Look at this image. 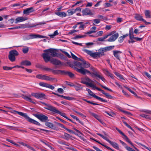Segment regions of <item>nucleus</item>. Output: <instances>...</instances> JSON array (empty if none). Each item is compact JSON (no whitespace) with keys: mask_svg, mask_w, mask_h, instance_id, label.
Wrapping results in <instances>:
<instances>
[{"mask_svg":"<svg viewBox=\"0 0 151 151\" xmlns=\"http://www.w3.org/2000/svg\"><path fill=\"white\" fill-rule=\"evenodd\" d=\"M82 63H81L78 61L74 62V64L75 66L74 68L77 72L83 75H85L86 73H88L91 75L93 78L96 77L101 79L103 81L105 82V79L103 76H102L100 73L98 72L91 73L89 70L85 69L88 68L90 67V64L88 62H86L83 59L81 58L80 60Z\"/></svg>","mask_w":151,"mask_h":151,"instance_id":"f257e3e1","label":"nucleus"},{"mask_svg":"<svg viewBox=\"0 0 151 151\" xmlns=\"http://www.w3.org/2000/svg\"><path fill=\"white\" fill-rule=\"evenodd\" d=\"M44 52L42 54V57L45 62L47 63L50 60V55L52 57H55L57 55L56 51L55 49H49L44 51Z\"/></svg>","mask_w":151,"mask_h":151,"instance_id":"f03ea898","label":"nucleus"},{"mask_svg":"<svg viewBox=\"0 0 151 151\" xmlns=\"http://www.w3.org/2000/svg\"><path fill=\"white\" fill-rule=\"evenodd\" d=\"M15 111L19 115H20L25 118L26 120L29 122L36 125L39 126H40L41 125V124L40 123L30 118L26 113L21 112H19L17 111Z\"/></svg>","mask_w":151,"mask_h":151,"instance_id":"7ed1b4c3","label":"nucleus"},{"mask_svg":"<svg viewBox=\"0 0 151 151\" xmlns=\"http://www.w3.org/2000/svg\"><path fill=\"white\" fill-rule=\"evenodd\" d=\"M18 55L19 53L16 50H11L9 52V59L11 62H13L15 60V56Z\"/></svg>","mask_w":151,"mask_h":151,"instance_id":"20e7f679","label":"nucleus"},{"mask_svg":"<svg viewBox=\"0 0 151 151\" xmlns=\"http://www.w3.org/2000/svg\"><path fill=\"white\" fill-rule=\"evenodd\" d=\"M97 134L98 135L100 136L103 139L105 140L106 141H107L108 142H109L114 148L117 149L119 150V147L118 145L115 142H113L109 139H108L106 137L104 136L103 135L101 134L100 133H97Z\"/></svg>","mask_w":151,"mask_h":151,"instance_id":"39448f33","label":"nucleus"},{"mask_svg":"<svg viewBox=\"0 0 151 151\" xmlns=\"http://www.w3.org/2000/svg\"><path fill=\"white\" fill-rule=\"evenodd\" d=\"M36 77L39 79L45 80L46 81H57V79L55 78H51L49 76L42 74L37 75L36 76Z\"/></svg>","mask_w":151,"mask_h":151,"instance_id":"423d86ee","label":"nucleus"},{"mask_svg":"<svg viewBox=\"0 0 151 151\" xmlns=\"http://www.w3.org/2000/svg\"><path fill=\"white\" fill-rule=\"evenodd\" d=\"M86 91H88L89 94L90 96L94 97L96 99L99 100L100 101L104 102H107V101L101 97H100L93 93L89 89L86 88Z\"/></svg>","mask_w":151,"mask_h":151,"instance_id":"0eeeda50","label":"nucleus"},{"mask_svg":"<svg viewBox=\"0 0 151 151\" xmlns=\"http://www.w3.org/2000/svg\"><path fill=\"white\" fill-rule=\"evenodd\" d=\"M93 81L90 79L88 77H86L84 79L82 80L81 83L88 86L90 87H91L93 84Z\"/></svg>","mask_w":151,"mask_h":151,"instance_id":"6e6552de","label":"nucleus"},{"mask_svg":"<svg viewBox=\"0 0 151 151\" xmlns=\"http://www.w3.org/2000/svg\"><path fill=\"white\" fill-rule=\"evenodd\" d=\"M34 115L42 122H45L48 121V117L47 116L41 114H36Z\"/></svg>","mask_w":151,"mask_h":151,"instance_id":"1a4fd4ad","label":"nucleus"},{"mask_svg":"<svg viewBox=\"0 0 151 151\" xmlns=\"http://www.w3.org/2000/svg\"><path fill=\"white\" fill-rule=\"evenodd\" d=\"M134 18L137 20L144 22L145 24L146 25L150 24H151L150 22H147L143 18L142 16L139 14H135L134 16Z\"/></svg>","mask_w":151,"mask_h":151,"instance_id":"9d476101","label":"nucleus"},{"mask_svg":"<svg viewBox=\"0 0 151 151\" xmlns=\"http://www.w3.org/2000/svg\"><path fill=\"white\" fill-rule=\"evenodd\" d=\"M98 52H94V58H98L105 55L104 52L102 48L99 49Z\"/></svg>","mask_w":151,"mask_h":151,"instance_id":"9b49d317","label":"nucleus"},{"mask_svg":"<svg viewBox=\"0 0 151 151\" xmlns=\"http://www.w3.org/2000/svg\"><path fill=\"white\" fill-rule=\"evenodd\" d=\"M28 39H32L37 38H46V37L35 34H30L28 35Z\"/></svg>","mask_w":151,"mask_h":151,"instance_id":"f8f14e48","label":"nucleus"},{"mask_svg":"<svg viewBox=\"0 0 151 151\" xmlns=\"http://www.w3.org/2000/svg\"><path fill=\"white\" fill-rule=\"evenodd\" d=\"M31 95L36 98L40 99H44L45 96V95L43 93H32Z\"/></svg>","mask_w":151,"mask_h":151,"instance_id":"ddd939ff","label":"nucleus"},{"mask_svg":"<svg viewBox=\"0 0 151 151\" xmlns=\"http://www.w3.org/2000/svg\"><path fill=\"white\" fill-rule=\"evenodd\" d=\"M83 15H89L92 16L94 14L88 8H86L82 11Z\"/></svg>","mask_w":151,"mask_h":151,"instance_id":"4468645a","label":"nucleus"},{"mask_svg":"<svg viewBox=\"0 0 151 151\" xmlns=\"http://www.w3.org/2000/svg\"><path fill=\"white\" fill-rule=\"evenodd\" d=\"M113 54L116 59L119 61L121 60L120 54L122 52L119 50H114L113 51Z\"/></svg>","mask_w":151,"mask_h":151,"instance_id":"2eb2a0df","label":"nucleus"},{"mask_svg":"<svg viewBox=\"0 0 151 151\" xmlns=\"http://www.w3.org/2000/svg\"><path fill=\"white\" fill-rule=\"evenodd\" d=\"M41 103L43 104L44 105L45 107L44 108L46 109H47L51 112H52L55 107H54L50 104H47L44 102H41Z\"/></svg>","mask_w":151,"mask_h":151,"instance_id":"dca6fc26","label":"nucleus"},{"mask_svg":"<svg viewBox=\"0 0 151 151\" xmlns=\"http://www.w3.org/2000/svg\"><path fill=\"white\" fill-rule=\"evenodd\" d=\"M119 34L116 33L114 35L111 36L107 41L109 42H112L115 41L118 37Z\"/></svg>","mask_w":151,"mask_h":151,"instance_id":"f3484780","label":"nucleus"},{"mask_svg":"<svg viewBox=\"0 0 151 151\" xmlns=\"http://www.w3.org/2000/svg\"><path fill=\"white\" fill-rule=\"evenodd\" d=\"M117 129L118 131L120 134H121L122 135H123L124 137V139L127 142L129 143L132 146H133V144L132 143V142H131V141L129 140V139L128 138V137H127L126 135L124 133L122 132V131H121L119 129Z\"/></svg>","mask_w":151,"mask_h":151,"instance_id":"a211bd4d","label":"nucleus"},{"mask_svg":"<svg viewBox=\"0 0 151 151\" xmlns=\"http://www.w3.org/2000/svg\"><path fill=\"white\" fill-rule=\"evenodd\" d=\"M52 112L53 113H57L59 114L65 118L68 119V117L65 116V113H62L60 112L56 107L55 108Z\"/></svg>","mask_w":151,"mask_h":151,"instance_id":"6ab92c4d","label":"nucleus"},{"mask_svg":"<svg viewBox=\"0 0 151 151\" xmlns=\"http://www.w3.org/2000/svg\"><path fill=\"white\" fill-rule=\"evenodd\" d=\"M34 11V10L33 9V8L32 7H31L24 10L23 13L24 14L28 15L29 14V13L33 12Z\"/></svg>","mask_w":151,"mask_h":151,"instance_id":"aec40b11","label":"nucleus"},{"mask_svg":"<svg viewBox=\"0 0 151 151\" xmlns=\"http://www.w3.org/2000/svg\"><path fill=\"white\" fill-rule=\"evenodd\" d=\"M50 61L51 63L55 65H59L61 64V62L60 61L54 58L52 59L50 58Z\"/></svg>","mask_w":151,"mask_h":151,"instance_id":"412c9836","label":"nucleus"},{"mask_svg":"<svg viewBox=\"0 0 151 151\" xmlns=\"http://www.w3.org/2000/svg\"><path fill=\"white\" fill-rule=\"evenodd\" d=\"M30 97L31 95H29L28 96L24 95H22V98L25 100L35 104V103L32 101V99L30 98Z\"/></svg>","mask_w":151,"mask_h":151,"instance_id":"4be33fe9","label":"nucleus"},{"mask_svg":"<svg viewBox=\"0 0 151 151\" xmlns=\"http://www.w3.org/2000/svg\"><path fill=\"white\" fill-rule=\"evenodd\" d=\"M55 13L56 15L62 17H65L67 16L66 14L63 12H55Z\"/></svg>","mask_w":151,"mask_h":151,"instance_id":"5701e85b","label":"nucleus"},{"mask_svg":"<svg viewBox=\"0 0 151 151\" xmlns=\"http://www.w3.org/2000/svg\"><path fill=\"white\" fill-rule=\"evenodd\" d=\"M27 20L26 19L22 17H19L15 19V23H17L18 22H23Z\"/></svg>","mask_w":151,"mask_h":151,"instance_id":"b1692460","label":"nucleus"},{"mask_svg":"<svg viewBox=\"0 0 151 151\" xmlns=\"http://www.w3.org/2000/svg\"><path fill=\"white\" fill-rule=\"evenodd\" d=\"M114 47V46H109L106 47L104 48H102L104 52H107L113 49Z\"/></svg>","mask_w":151,"mask_h":151,"instance_id":"393cba45","label":"nucleus"},{"mask_svg":"<svg viewBox=\"0 0 151 151\" xmlns=\"http://www.w3.org/2000/svg\"><path fill=\"white\" fill-rule=\"evenodd\" d=\"M144 13L146 18H151V13L150 10H145L144 11Z\"/></svg>","mask_w":151,"mask_h":151,"instance_id":"a878e982","label":"nucleus"},{"mask_svg":"<svg viewBox=\"0 0 151 151\" xmlns=\"http://www.w3.org/2000/svg\"><path fill=\"white\" fill-rule=\"evenodd\" d=\"M21 64L22 65L30 66L31 65V62L27 60H25L22 61L21 63Z\"/></svg>","mask_w":151,"mask_h":151,"instance_id":"bb28decb","label":"nucleus"},{"mask_svg":"<svg viewBox=\"0 0 151 151\" xmlns=\"http://www.w3.org/2000/svg\"><path fill=\"white\" fill-rule=\"evenodd\" d=\"M45 125L46 126L53 129H54L55 128L53 124L51 122H46L45 123Z\"/></svg>","mask_w":151,"mask_h":151,"instance_id":"cd10ccee","label":"nucleus"},{"mask_svg":"<svg viewBox=\"0 0 151 151\" xmlns=\"http://www.w3.org/2000/svg\"><path fill=\"white\" fill-rule=\"evenodd\" d=\"M74 87L76 90L77 91L81 90L83 88L81 85L79 84H77L76 85H75Z\"/></svg>","mask_w":151,"mask_h":151,"instance_id":"c85d7f7f","label":"nucleus"},{"mask_svg":"<svg viewBox=\"0 0 151 151\" xmlns=\"http://www.w3.org/2000/svg\"><path fill=\"white\" fill-rule=\"evenodd\" d=\"M84 51L90 56L94 58V52L93 53L91 51H90L86 49Z\"/></svg>","mask_w":151,"mask_h":151,"instance_id":"c756f323","label":"nucleus"},{"mask_svg":"<svg viewBox=\"0 0 151 151\" xmlns=\"http://www.w3.org/2000/svg\"><path fill=\"white\" fill-rule=\"evenodd\" d=\"M96 27L95 26L93 27L91 29L90 31L86 33V34H91L93 33H94L96 32Z\"/></svg>","mask_w":151,"mask_h":151,"instance_id":"7c9ffc66","label":"nucleus"},{"mask_svg":"<svg viewBox=\"0 0 151 151\" xmlns=\"http://www.w3.org/2000/svg\"><path fill=\"white\" fill-rule=\"evenodd\" d=\"M72 137V136L69 134L65 133L64 135L63 138L67 140H68Z\"/></svg>","mask_w":151,"mask_h":151,"instance_id":"2f4dec72","label":"nucleus"},{"mask_svg":"<svg viewBox=\"0 0 151 151\" xmlns=\"http://www.w3.org/2000/svg\"><path fill=\"white\" fill-rule=\"evenodd\" d=\"M58 34L59 33L58 32V31L56 30L54 32L53 34L49 35V36L51 38H53L56 35H58Z\"/></svg>","mask_w":151,"mask_h":151,"instance_id":"473e14b6","label":"nucleus"},{"mask_svg":"<svg viewBox=\"0 0 151 151\" xmlns=\"http://www.w3.org/2000/svg\"><path fill=\"white\" fill-rule=\"evenodd\" d=\"M71 55L72 56V57L73 59L78 60V61H80L81 58H79L76 57L75 55L73 54L72 52H71Z\"/></svg>","mask_w":151,"mask_h":151,"instance_id":"72a5a7b5","label":"nucleus"},{"mask_svg":"<svg viewBox=\"0 0 151 151\" xmlns=\"http://www.w3.org/2000/svg\"><path fill=\"white\" fill-rule=\"evenodd\" d=\"M29 50V48L28 47H25L22 49V51L23 53H27Z\"/></svg>","mask_w":151,"mask_h":151,"instance_id":"f704fd0d","label":"nucleus"},{"mask_svg":"<svg viewBox=\"0 0 151 151\" xmlns=\"http://www.w3.org/2000/svg\"><path fill=\"white\" fill-rule=\"evenodd\" d=\"M67 12L69 15H72L75 13V11L73 9H69L67 11Z\"/></svg>","mask_w":151,"mask_h":151,"instance_id":"c9c22d12","label":"nucleus"},{"mask_svg":"<svg viewBox=\"0 0 151 151\" xmlns=\"http://www.w3.org/2000/svg\"><path fill=\"white\" fill-rule=\"evenodd\" d=\"M115 75L118 78H119L120 79L124 80V79L123 78V76L119 73L118 72H116L115 73Z\"/></svg>","mask_w":151,"mask_h":151,"instance_id":"e433bc0d","label":"nucleus"},{"mask_svg":"<svg viewBox=\"0 0 151 151\" xmlns=\"http://www.w3.org/2000/svg\"><path fill=\"white\" fill-rule=\"evenodd\" d=\"M125 87L129 91H130V92H131L132 94H134L135 97H137L138 96L137 95V94L133 91H132L131 89L127 87Z\"/></svg>","mask_w":151,"mask_h":151,"instance_id":"4c0bfd02","label":"nucleus"},{"mask_svg":"<svg viewBox=\"0 0 151 151\" xmlns=\"http://www.w3.org/2000/svg\"><path fill=\"white\" fill-rule=\"evenodd\" d=\"M63 97V99L68 100H75V98L70 96H64Z\"/></svg>","mask_w":151,"mask_h":151,"instance_id":"58836bf2","label":"nucleus"},{"mask_svg":"<svg viewBox=\"0 0 151 151\" xmlns=\"http://www.w3.org/2000/svg\"><path fill=\"white\" fill-rule=\"evenodd\" d=\"M98 84L101 87H102L103 88L105 89L108 90L111 92L112 91V90L111 89H109V88H107V87H106L105 86L102 85L100 84L99 83H98Z\"/></svg>","mask_w":151,"mask_h":151,"instance_id":"ea45409f","label":"nucleus"},{"mask_svg":"<svg viewBox=\"0 0 151 151\" xmlns=\"http://www.w3.org/2000/svg\"><path fill=\"white\" fill-rule=\"evenodd\" d=\"M48 83L44 82H40L39 83V85L45 87L47 88Z\"/></svg>","mask_w":151,"mask_h":151,"instance_id":"a19ab883","label":"nucleus"},{"mask_svg":"<svg viewBox=\"0 0 151 151\" xmlns=\"http://www.w3.org/2000/svg\"><path fill=\"white\" fill-rule=\"evenodd\" d=\"M83 100L84 101H85L86 102H87V103H88L90 104H92L93 105H99V104H98L93 103V102H92L91 101H88L87 100H86V99H83Z\"/></svg>","mask_w":151,"mask_h":151,"instance_id":"79ce46f5","label":"nucleus"},{"mask_svg":"<svg viewBox=\"0 0 151 151\" xmlns=\"http://www.w3.org/2000/svg\"><path fill=\"white\" fill-rule=\"evenodd\" d=\"M91 115L98 120H99V119L100 118L98 115L94 113H92Z\"/></svg>","mask_w":151,"mask_h":151,"instance_id":"37998d69","label":"nucleus"},{"mask_svg":"<svg viewBox=\"0 0 151 151\" xmlns=\"http://www.w3.org/2000/svg\"><path fill=\"white\" fill-rule=\"evenodd\" d=\"M67 73V75H68L70 78H72L74 77V74L68 71Z\"/></svg>","mask_w":151,"mask_h":151,"instance_id":"c03bdc74","label":"nucleus"},{"mask_svg":"<svg viewBox=\"0 0 151 151\" xmlns=\"http://www.w3.org/2000/svg\"><path fill=\"white\" fill-rule=\"evenodd\" d=\"M129 38L130 40H132V39H135V37H134V36L133 35V33H132V34L131 33L130 31L129 32Z\"/></svg>","mask_w":151,"mask_h":151,"instance_id":"a18cd8bd","label":"nucleus"},{"mask_svg":"<svg viewBox=\"0 0 151 151\" xmlns=\"http://www.w3.org/2000/svg\"><path fill=\"white\" fill-rule=\"evenodd\" d=\"M123 123H124V124L128 128H129V129H131L132 130H133V129H132V128L128 124H127V123L125 122H123Z\"/></svg>","mask_w":151,"mask_h":151,"instance_id":"49530a36","label":"nucleus"},{"mask_svg":"<svg viewBox=\"0 0 151 151\" xmlns=\"http://www.w3.org/2000/svg\"><path fill=\"white\" fill-rule=\"evenodd\" d=\"M91 87L96 89H97V90L99 91H101L102 90V89L96 86L95 85H94L93 83Z\"/></svg>","mask_w":151,"mask_h":151,"instance_id":"de8ad7c7","label":"nucleus"},{"mask_svg":"<svg viewBox=\"0 0 151 151\" xmlns=\"http://www.w3.org/2000/svg\"><path fill=\"white\" fill-rule=\"evenodd\" d=\"M91 87L96 89H97V90L99 91H101L102 90V89L96 86L95 85H94L93 83Z\"/></svg>","mask_w":151,"mask_h":151,"instance_id":"09e8293b","label":"nucleus"},{"mask_svg":"<svg viewBox=\"0 0 151 151\" xmlns=\"http://www.w3.org/2000/svg\"><path fill=\"white\" fill-rule=\"evenodd\" d=\"M3 68L4 70H11L13 68L12 67H9L7 66H3Z\"/></svg>","mask_w":151,"mask_h":151,"instance_id":"8fccbe9b","label":"nucleus"},{"mask_svg":"<svg viewBox=\"0 0 151 151\" xmlns=\"http://www.w3.org/2000/svg\"><path fill=\"white\" fill-rule=\"evenodd\" d=\"M104 95H105L106 97L108 99H112V98H113L112 96L110 95L108 93H106Z\"/></svg>","mask_w":151,"mask_h":151,"instance_id":"3c124183","label":"nucleus"},{"mask_svg":"<svg viewBox=\"0 0 151 151\" xmlns=\"http://www.w3.org/2000/svg\"><path fill=\"white\" fill-rule=\"evenodd\" d=\"M93 22L96 24H98L100 22V20L99 19H95L93 20Z\"/></svg>","mask_w":151,"mask_h":151,"instance_id":"603ef678","label":"nucleus"},{"mask_svg":"<svg viewBox=\"0 0 151 151\" xmlns=\"http://www.w3.org/2000/svg\"><path fill=\"white\" fill-rule=\"evenodd\" d=\"M144 74L149 78V79L151 78V76L147 72H145L144 73Z\"/></svg>","mask_w":151,"mask_h":151,"instance_id":"864d4df0","label":"nucleus"},{"mask_svg":"<svg viewBox=\"0 0 151 151\" xmlns=\"http://www.w3.org/2000/svg\"><path fill=\"white\" fill-rule=\"evenodd\" d=\"M42 69L43 70H45L47 71H51V70H52L51 69L48 68L46 67L45 66H43V68H42Z\"/></svg>","mask_w":151,"mask_h":151,"instance_id":"5fc2aeb1","label":"nucleus"},{"mask_svg":"<svg viewBox=\"0 0 151 151\" xmlns=\"http://www.w3.org/2000/svg\"><path fill=\"white\" fill-rule=\"evenodd\" d=\"M103 72L107 76H108V75L109 74V73H110L108 70L105 69H104L103 70Z\"/></svg>","mask_w":151,"mask_h":151,"instance_id":"6e6d98bb","label":"nucleus"},{"mask_svg":"<svg viewBox=\"0 0 151 151\" xmlns=\"http://www.w3.org/2000/svg\"><path fill=\"white\" fill-rule=\"evenodd\" d=\"M59 71L60 72V73H62V74H64V75H67L68 72V71H66L65 70H59Z\"/></svg>","mask_w":151,"mask_h":151,"instance_id":"4d7b16f0","label":"nucleus"},{"mask_svg":"<svg viewBox=\"0 0 151 151\" xmlns=\"http://www.w3.org/2000/svg\"><path fill=\"white\" fill-rule=\"evenodd\" d=\"M57 124L59 127H60L63 129H65L66 128V127H65L64 126L63 124L61 123H57Z\"/></svg>","mask_w":151,"mask_h":151,"instance_id":"13d9d810","label":"nucleus"},{"mask_svg":"<svg viewBox=\"0 0 151 151\" xmlns=\"http://www.w3.org/2000/svg\"><path fill=\"white\" fill-rule=\"evenodd\" d=\"M123 112L125 114L128 115V116H131L132 115V114L130 112L125 111H123Z\"/></svg>","mask_w":151,"mask_h":151,"instance_id":"bf43d9fd","label":"nucleus"},{"mask_svg":"<svg viewBox=\"0 0 151 151\" xmlns=\"http://www.w3.org/2000/svg\"><path fill=\"white\" fill-rule=\"evenodd\" d=\"M101 145L102 146H103L104 147H105L108 150H111L112 151H115L114 150H113L110 147H108V146H106V145H104V144H102V145Z\"/></svg>","mask_w":151,"mask_h":151,"instance_id":"052dcab7","label":"nucleus"},{"mask_svg":"<svg viewBox=\"0 0 151 151\" xmlns=\"http://www.w3.org/2000/svg\"><path fill=\"white\" fill-rule=\"evenodd\" d=\"M59 70H54L52 69V70H51V71H52V73H54V74H58V72H60L59 71Z\"/></svg>","mask_w":151,"mask_h":151,"instance_id":"680f3d73","label":"nucleus"},{"mask_svg":"<svg viewBox=\"0 0 151 151\" xmlns=\"http://www.w3.org/2000/svg\"><path fill=\"white\" fill-rule=\"evenodd\" d=\"M47 88H49L52 90L54 89L55 88L54 86H52V85L49 84H48Z\"/></svg>","mask_w":151,"mask_h":151,"instance_id":"e2e57ef3","label":"nucleus"},{"mask_svg":"<svg viewBox=\"0 0 151 151\" xmlns=\"http://www.w3.org/2000/svg\"><path fill=\"white\" fill-rule=\"evenodd\" d=\"M86 36V35H77L76 36L75 38L77 39V38H81L85 37Z\"/></svg>","mask_w":151,"mask_h":151,"instance_id":"0e129e2a","label":"nucleus"},{"mask_svg":"<svg viewBox=\"0 0 151 151\" xmlns=\"http://www.w3.org/2000/svg\"><path fill=\"white\" fill-rule=\"evenodd\" d=\"M142 111L147 113L151 114V111L148 110H145Z\"/></svg>","mask_w":151,"mask_h":151,"instance_id":"69168bd1","label":"nucleus"},{"mask_svg":"<svg viewBox=\"0 0 151 151\" xmlns=\"http://www.w3.org/2000/svg\"><path fill=\"white\" fill-rule=\"evenodd\" d=\"M62 52L63 53L66 55L68 58H71V56L66 52H65V51H62Z\"/></svg>","mask_w":151,"mask_h":151,"instance_id":"338daca9","label":"nucleus"},{"mask_svg":"<svg viewBox=\"0 0 151 151\" xmlns=\"http://www.w3.org/2000/svg\"><path fill=\"white\" fill-rule=\"evenodd\" d=\"M103 33V31H100L97 32L96 35L98 36H101Z\"/></svg>","mask_w":151,"mask_h":151,"instance_id":"774afa93","label":"nucleus"}]
</instances>
